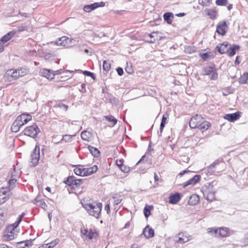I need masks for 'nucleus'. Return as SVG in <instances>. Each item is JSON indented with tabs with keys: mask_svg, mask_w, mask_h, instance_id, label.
I'll return each instance as SVG.
<instances>
[{
	"mask_svg": "<svg viewBox=\"0 0 248 248\" xmlns=\"http://www.w3.org/2000/svg\"><path fill=\"white\" fill-rule=\"evenodd\" d=\"M81 203L83 208L90 216H93L96 218L100 217L102 207V204L101 203H91L83 201Z\"/></svg>",
	"mask_w": 248,
	"mask_h": 248,
	"instance_id": "nucleus-1",
	"label": "nucleus"
},
{
	"mask_svg": "<svg viewBox=\"0 0 248 248\" xmlns=\"http://www.w3.org/2000/svg\"><path fill=\"white\" fill-rule=\"evenodd\" d=\"M31 120V116L29 114H22L17 117L11 126V130L14 132H17L20 128Z\"/></svg>",
	"mask_w": 248,
	"mask_h": 248,
	"instance_id": "nucleus-2",
	"label": "nucleus"
},
{
	"mask_svg": "<svg viewBox=\"0 0 248 248\" xmlns=\"http://www.w3.org/2000/svg\"><path fill=\"white\" fill-rule=\"evenodd\" d=\"M213 231L214 236L217 237H225L230 235V232L228 228L226 227H221L218 229L209 228L208 229V233H212Z\"/></svg>",
	"mask_w": 248,
	"mask_h": 248,
	"instance_id": "nucleus-3",
	"label": "nucleus"
},
{
	"mask_svg": "<svg viewBox=\"0 0 248 248\" xmlns=\"http://www.w3.org/2000/svg\"><path fill=\"white\" fill-rule=\"evenodd\" d=\"M39 132V129L36 124L27 127L24 130V133L25 135L31 138L35 137Z\"/></svg>",
	"mask_w": 248,
	"mask_h": 248,
	"instance_id": "nucleus-4",
	"label": "nucleus"
},
{
	"mask_svg": "<svg viewBox=\"0 0 248 248\" xmlns=\"http://www.w3.org/2000/svg\"><path fill=\"white\" fill-rule=\"evenodd\" d=\"M202 118L201 115L196 114L191 118L189 121V126L191 128H198L202 121Z\"/></svg>",
	"mask_w": 248,
	"mask_h": 248,
	"instance_id": "nucleus-5",
	"label": "nucleus"
},
{
	"mask_svg": "<svg viewBox=\"0 0 248 248\" xmlns=\"http://www.w3.org/2000/svg\"><path fill=\"white\" fill-rule=\"evenodd\" d=\"M73 39H69L66 36H62L56 40L55 44L58 46H69L72 44L71 42Z\"/></svg>",
	"mask_w": 248,
	"mask_h": 248,
	"instance_id": "nucleus-6",
	"label": "nucleus"
},
{
	"mask_svg": "<svg viewBox=\"0 0 248 248\" xmlns=\"http://www.w3.org/2000/svg\"><path fill=\"white\" fill-rule=\"evenodd\" d=\"M9 191L7 187L0 188V205L5 202L9 199Z\"/></svg>",
	"mask_w": 248,
	"mask_h": 248,
	"instance_id": "nucleus-7",
	"label": "nucleus"
},
{
	"mask_svg": "<svg viewBox=\"0 0 248 248\" xmlns=\"http://www.w3.org/2000/svg\"><path fill=\"white\" fill-rule=\"evenodd\" d=\"M40 158V148L38 146H36L33 152L31 155V165L36 166Z\"/></svg>",
	"mask_w": 248,
	"mask_h": 248,
	"instance_id": "nucleus-8",
	"label": "nucleus"
},
{
	"mask_svg": "<svg viewBox=\"0 0 248 248\" xmlns=\"http://www.w3.org/2000/svg\"><path fill=\"white\" fill-rule=\"evenodd\" d=\"M105 6L104 2H94L90 5H87L84 6L83 10L86 12H90L98 7H102Z\"/></svg>",
	"mask_w": 248,
	"mask_h": 248,
	"instance_id": "nucleus-9",
	"label": "nucleus"
},
{
	"mask_svg": "<svg viewBox=\"0 0 248 248\" xmlns=\"http://www.w3.org/2000/svg\"><path fill=\"white\" fill-rule=\"evenodd\" d=\"M81 236L84 239H92L97 235L96 232L88 229H81Z\"/></svg>",
	"mask_w": 248,
	"mask_h": 248,
	"instance_id": "nucleus-10",
	"label": "nucleus"
},
{
	"mask_svg": "<svg viewBox=\"0 0 248 248\" xmlns=\"http://www.w3.org/2000/svg\"><path fill=\"white\" fill-rule=\"evenodd\" d=\"M41 75L43 77L46 78L48 79H52L54 78L56 74H59V71H56L54 72L48 69H43L40 72Z\"/></svg>",
	"mask_w": 248,
	"mask_h": 248,
	"instance_id": "nucleus-11",
	"label": "nucleus"
},
{
	"mask_svg": "<svg viewBox=\"0 0 248 248\" xmlns=\"http://www.w3.org/2000/svg\"><path fill=\"white\" fill-rule=\"evenodd\" d=\"M227 26L225 21H221L218 23L216 31L219 34L224 35L227 31Z\"/></svg>",
	"mask_w": 248,
	"mask_h": 248,
	"instance_id": "nucleus-12",
	"label": "nucleus"
},
{
	"mask_svg": "<svg viewBox=\"0 0 248 248\" xmlns=\"http://www.w3.org/2000/svg\"><path fill=\"white\" fill-rule=\"evenodd\" d=\"M5 77L9 80H15L18 78L17 71L10 69L6 71Z\"/></svg>",
	"mask_w": 248,
	"mask_h": 248,
	"instance_id": "nucleus-13",
	"label": "nucleus"
},
{
	"mask_svg": "<svg viewBox=\"0 0 248 248\" xmlns=\"http://www.w3.org/2000/svg\"><path fill=\"white\" fill-rule=\"evenodd\" d=\"M176 238H178L176 241L181 243H186L191 239L190 236L185 235L183 233H179L178 236H176Z\"/></svg>",
	"mask_w": 248,
	"mask_h": 248,
	"instance_id": "nucleus-14",
	"label": "nucleus"
},
{
	"mask_svg": "<svg viewBox=\"0 0 248 248\" xmlns=\"http://www.w3.org/2000/svg\"><path fill=\"white\" fill-rule=\"evenodd\" d=\"M97 169V167L96 165H94L93 166L90 168H83V176H89L95 172Z\"/></svg>",
	"mask_w": 248,
	"mask_h": 248,
	"instance_id": "nucleus-15",
	"label": "nucleus"
},
{
	"mask_svg": "<svg viewBox=\"0 0 248 248\" xmlns=\"http://www.w3.org/2000/svg\"><path fill=\"white\" fill-rule=\"evenodd\" d=\"M17 234L15 232V230H11L10 232L8 231L3 236L5 240L10 241L13 240L16 236Z\"/></svg>",
	"mask_w": 248,
	"mask_h": 248,
	"instance_id": "nucleus-16",
	"label": "nucleus"
},
{
	"mask_svg": "<svg viewBox=\"0 0 248 248\" xmlns=\"http://www.w3.org/2000/svg\"><path fill=\"white\" fill-rule=\"evenodd\" d=\"M228 44L227 42H223L222 44H218L217 47L216 49L218 52H219L221 54H223L227 52L228 49Z\"/></svg>",
	"mask_w": 248,
	"mask_h": 248,
	"instance_id": "nucleus-17",
	"label": "nucleus"
},
{
	"mask_svg": "<svg viewBox=\"0 0 248 248\" xmlns=\"http://www.w3.org/2000/svg\"><path fill=\"white\" fill-rule=\"evenodd\" d=\"M240 117V112H236L232 114H228L224 116V118L230 122H233L238 120Z\"/></svg>",
	"mask_w": 248,
	"mask_h": 248,
	"instance_id": "nucleus-18",
	"label": "nucleus"
},
{
	"mask_svg": "<svg viewBox=\"0 0 248 248\" xmlns=\"http://www.w3.org/2000/svg\"><path fill=\"white\" fill-rule=\"evenodd\" d=\"M143 234L146 238H150L153 237L154 235V231L147 225L143 230Z\"/></svg>",
	"mask_w": 248,
	"mask_h": 248,
	"instance_id": "nucleus-19",
	"label": "nucleus"
},
{
	"mask_svg": "<svg viewBox=\"0 0 248 248\" xmlns=\"http://www.w3.org/2000/svg\"><path fill=\"white\" fill-rule=\"evenodd\" d=\"M15 34V32L11 31L9 32L6 35L2 36L0 39V44H4L9 41Z\"/></svg>",
	"mask_w": 248,
	"mask_h": 248,
	"instance_id": "nucleus-20",
	"label": "nucleus"
},
{
	"mask_svg": "<svg viewBox=\"0 0 248 248\" xmlns=\"http://www.w3.org/2000/svg\"><path fill=\"white\" fill-rule=\"evenodd\" d=\"M239 46L233 45L228 48L226 53L229 56H233L235 55L236 51L239 50Z\"/></svg>",
	"mask_w": 248,
	"mask_h": 248,
	"instance_id": "nucleus-21",
	"label": "nucleus"
},
{
	"mask_svg": "<svg viewBox=\"0 0 248 248\" xmlns=\"http://www.w3.org/2000/svg\"><path fill=\"white\" fill-rule=\"evenodd\" d=\"M200 176L199 175H195L192 179L188 181L186 184L184 185V187L188 186H194L200 180Z\"/></svg>",
	"mask_w": 248,
	"mask_h": 248,
	"instance_id": "nucleus-22",
	"label": "nucleus"
},
{
	"mask_svg": "<svg viewBox=\"0 0 248 248\" xmlns=\"http://www.w3.org/2000/svg\"><path fill=\"white\" fill-rule=\"evenodd\" d=\"M200 201L199 197L196 194H193L189 198L188 204L191 205L197 204Z\"/></svg>",
	"mask_w": 248,
	"mask_h": 248,
	"instance_id": "nucleus-23",
	"label": "nucleus"
},
{
	"mask_svg": "<svg viewBox=\"0 0 248 248\" xmlns=\"http://www.w3.org/2000/svg\"><path fill=\"white\" fill-rule=\"evenodd\" d=\"M180 198L179 194L171 195L169 197V202L172 204H176L180 201Z\"/></svg>",
	"mask_w": 248,
	"mask_h": 248,
	"instance_id": "nucleus-24",
	"label": "nucleus"
},
{
	"mask_svg": "<svg viewBox=\"0 0 248 248\" xmlns=\"http://www.w3.org/2000/svg\"><path fill=\"white\" fill-rule=\"evenodd\" d=\"M163 18H164V20L167 21V22L168 24H171L172 22V18H173V15L171 13L168 12V13H166L164 14Z\"/></svg>",
	"mask_w": 248,
	"mask_h": 248,
	"instance_id": "nucleus-25",
	"label": "nucleus"
},
{
	"mask_svg": "<svg viewBox=\"0 0 248 248\" xmlns=\"http://www.w3.org/2000/svg\"><path fill=\"white\" fill-rule=\"evenodd\" d=\"M210 125V124L208 122L205 121H202L198 128L202 131H204L208 129Z\"/></svg>",
	"mask_w": 248,
	"mask_h": 248,
	"instance_id": "nucleus-26",
	"label": "nucleus"
},
{
	"mask_svg": "<svg viewBox=\"0 0 248 248\" xmlns=\"http://www.w3.org/2000/svg\"><path fill=\"white\" fill-rule=\"evenodd\" d=\"M88 149L90 153L93 156L98 157L99 155L100 152L97 148L92 146H89Z\"/></svg>",
	"mask_w": 248,
	"mask_h": 248,
	"instance_id": "nucleus-27",
	"label": "nucleus"
},
{
	"mask_svg": "<svg viewBox=\"0 0 248 248\" xmlns=\"http://www.w3.org/2000/svg\"><path fill=\"white\" fill-rule=\"evenodd\" d=\"M204 12L211 19L215 18L217 16V12L213 9H206Z\"/></svg>",
	"mask_w": 248,
	"mask_h": 248,
	"instance_id": "nucleus-28",
	"label": "nucleus"
},
{
	"mask_svg": "<svg viewBox=\"0 0 248 248\" xmlns=\"http://www.w3.org/2000/svg\"><path fill=\"white\" fill-rule=\"evenodd\" d=\"M204 196L208 201H212L215 199V192L210 191L209 190L204 193Z\"/></svg>",
	"mask_w": 248,
	"mask_h": 248,
	"instance_id": "nucleus-29",
	"label": "nucleus"
},
{
	"mask_svg": "<svg viewBox=\"0 0 248 248\" xmlns=\"http://www.w3.org/2000/svg\"><path fill=\"white\" fill-rule=\"evenodd\" d=\"M92 137V134L87 131H84L81 133V138L84 140L89 141Z\"/></svg>",
	"mask_w": 248,
	"mask_h": 248,
	"instance_id": "nucleus-30",
	"label": "nucleus"
},
{
	"mask_svg": "<svg viewBox=\"0 0 248 248\" xmlns=\"http://www.w3.org/2000/svg\"><path fill=\"white\" fill-rule=\"evenodd\" d=\"M17 71L18 77H23L24 76H25L29 72L28 69L25 67H22L20 69H17Z\"/></svg>",
	"mask_w": 248,
	"mask_h": 248,
	"instance_id": "nucleus-31",
	"label": "nucleus"
},
{
	"mask_svg": "<svg viewBox=\"0 0 248 248\" xmlns=\"http://www.w3.org/2000/svg\"><path fill=\"white\" fill-rule=\"evenodd\" d=\"M104 118L111 123V126H113L117 123V120L112 116H105Z\"/></svg>",
	"mask_w": 248,
	"mask_h": 248,
	"instance_id": "nucleus-32",
	"label": "nucleus"
},
{
	"mask_svg": "<svg viewBox=\"0 0 248 248\" xmlns=\"http://www.w3.org/2000/svg\"><path fill=\"white\" fill-rule=\"evenodd\" d=\"M169 117V115L167 113H165L163 115L162 121L160 124V131H162L164 127L165 126V124H166V121Z\"/></svg>",
	"mask_w": 248,
	"mask_h": 248,
	"instance_id": "nucleus-33",
	"label": "nucleus"
},
{
	"mask_svg": "<svg viewBox=\"0 0 248 248\" xmlns=\"http://www.w3.org/2000/svg\"><path fill=\"white\" fill-rule=\"evenodd\" d=\"M239 82L241 84L248 83V73H244L239 78Z\"/></svg>",
	"mask_w": 248,
	"mask_h": 248,
	"instance_id": "nucleus-34",
	"label": "nucleus"
},
{
	"mask_svg": "<svg viewBox=\"0 0 248 248\" xmlns=\"http://www.w3.org/2000/svg\"><path fill=\"white\" fill-rule=\"evenodd\" d=\"M17 177H18L17 176H15V175H14L12 173V178L11 179H10L9 181V186L11 187V188H12L14 187L15 183L16 182V178Z\"/></svg>",
	"mask_w": 248,
	"mask_h": 248,
	"instance_id": "nucleus-35",
	"label": "nucleus"
},
{
	"mask_svg": "<svg viewBox=\"0 0 248 248\" xmlns=\"http://www.w3.org/2000/svg\"><path fill=\"white\" fill-rule=\"evenodd\" d=\"M214 68L212 67H208L205 68L203 71L204 75H210L214 72Z\"/></svg>",
	"mask_w": 248,
	"mask_h": 248,
	"instance_id": "nucleus-36",
	"label": "nucleus"
},
{
	"mask_svg": "<svg viewBox=\"0 0 248 248\" xmlns=\"http://www.w3.org/2000/svg\"><path fill=\"white\" fill-rule=\"evenodd\" d=\"M110 63L108 61H104L103 64V68L104 70L108 71L110 68Z\"/></svg>",
	"mask_w": 248,
	"mask_h": 248,
	"instance_id": "nucleus-37",
	"label": "nucleus"
},
{
	"mask_svg": "<svg viewBox=\"0 0 248 248\" xmlns=\"http://www.w3.org/2000/svg\"><path fill=\"white\" fill-rule=\"evenodd\" d=\"M113 200H114V201H113L114 204L117 205L121 202V201L122 200V198L121 196L116 195L113 197Z\"/></svg>",
	"mask_w": 248,
	"mask_h": 248,
	"instance_id": "nucleus-38",
	"label": "nucleus"
},
{
	"mask_svg": "<svg viewBox=\"0 0 248 248\" xmlns=\"http://www.w3.org/2000/svg\"><path fill=\"white\" fill-rule=\"evenodd\" d=\"M81 184V179H75L73 181L72 187L73 188H76L78 187Z\"/></svg>",
	"mask_w": 248,
	"mask_h": 248,
	"instance_id": "nucleus-39",
	"label": "nucleus"
},
{
	"mask_svg": "<svg viewBox=\"0 0 248 248\" xmlns=\"http://www.w3.org/2000/svg\"><path fill=\"white\" fill-rule=\"evenodd\" d=\"M74 172L78 175L83 176V168H76L74 169Z\"/></svg>",
	"mask_w": 248,
	"mask_h": 248,
	"instance_id": "nucleus-40",
	"label": "nucleus"
},
{
	"mask_svg": "<svg viewBox=\"0 0 248 248\" xmlns=\"http://www.w3.org/2000/svg\"><path fill=\"white\" fill-rule=\"evenodd\" d=\"M74 180V178L73 177H68L66 180H65L64 181V183L68 185V186H73V181Z\"/></svg>",
	"mask_w": 248,
	"mask_h": 248,
	"instance_id": "nucleus-41",
	"label": "nucleus"
},
{
	"mask_svg": "<svg viewBox=\"0 0 248 248\" xmlns=\"http://www.w3.org/2000/svg\"><path fill=\"white\" fill-rule=\"evenodd\" d=\"M144 214L146 217H148L150 215V207L146 206L144 208Z\"/></svg>",
	"mask_w": 248,
	"mask_h": 248,
	"instance_id": "nucleus-42",
	"label": "nucleus"
},
{
	"mask_svg": "<svg viewBox=\"0 0 248 248\" xmlns=\"http://www.w3.org/2000/svg\"><path fill=\"white\" fill-rule=\"evenodd\" d=\"M216 3L218 6L226 5L228 3L227 0H217Z\"/></svg>",
	"mask_w": 248,
	"mask_h": 248,
	"instance_id": "nucleus-43",
	"label": "nucleus"
},
{
	"mask_svg": "<svg viewBox=\"0 0 248 248\" xmlns=\"http://www.w3.org/2000/svg\"><path fill=\"white\" fill-rule=\"evenodd\" d=\"M120 169L123 172L125 173L129 172L130 170L129 168L126 167L123 164L120 165Z\"/></svg>",
	"mask_w": 248,
	"mask_h": 248,
	"instance_id": "nucleus-44",
	"label": "nucleus"
},
{
	"mask_svg": "<svg viewBox=\"0 0 248 248\" xmlns=\"http://www.w3.org/2000/svg\"><path fill=\"white\" fill-rule=\"evenodd\" d=\"M219 165V163L217 161L215 162L212 165H211L209 168V170L210 171H215L216 170L215 168L216 167Z\"/></svg>",
	"mask_w": 248,
	"mask_h": 248,
	"instance_id": "nucleus-45",
	"label": "nucleus"
},
{
	"mask_svg": "<svg viewBox=\"0 0 248 248\" xmlns=\"http://www.w3.org/2000/svg\"><path fill=\"white\" fill-rule=\"evenodd\" d=\"M57 243L58 241L57 240H55V241L45 244V245L46 246V248H53Z\"/></svg>",
	"mask_w": 248,
	"mask_h": 248,
	"instance_id": "nucleus-46",
	"label": "nucleus"
},
{
	"mask_svg": "<svg viewBox=\"0 0 248 248\" xmlns=\"http://www.w3.org/2000/svg\"><path fill=\"white\" fill-rule=\"evenodd\" d=\"M37 204L44 209H46V208L47 207V205L46 204V203L42 201H39Z\"/></svg>",
	"mask_w": 248,
	"mask_h": 248,
	"instance_id": "nucleus-47",
	"label": "nucleus"
},
{
	"mask_svg": "<svg viewBox=\"0 0 248 248\" xmlns=\"http://www.w3.org/2000/svg\"><path fill=\"white\" fill-rule=\"evenodd\" d=\"M209 56V53H204L201 54V58L204 61L208 59Z\"/></svg>",
	"mask_w": 248,
	"mask_h": 248,
	"instance_id": "nucleus-48",
	"label": "nucleus"
},
{
	"mask_svg": "<svg viewBox=\"0 0 248 248\" xmlns=\"http://www.w3.org/2000/svg\"><path fill=\"white\" fill-rule=\"evenodd\" d=\"M83 74L86 76L92 77V78H94L93 74L92 72L87 71H84Z\"/></svg>",
	"mask_w": 248,
	"mask_h": 248,
	"instance_id": "nucleus-49",
	"label": "nucleus"
},
{
	"mask_svg": "<svg viewBox=\"0 0 248 248\" xmlns=\"http://www.w3.org/2000/svg\"><path fill=\"white\" fill-rule=\"evenodd\" d=\"M210 75H211L210 78L212 80H216L217 78V74L214 71Z\"/></svg>",
	"mask_w": 248,
	"mask_h": 248,
	"instance_id": "nucleus-50",
	"label": "nucleus"
},
{
	"mask_svg": "<svg viewBox=\"0 0 248 248\" xmlns=\"http://www.w3.org/2000/svg\"><path fill=\"white\" fill-rule=\"evenodd\" d=\"M71 138V136L70 135H65L63 137L62 140L66 142L68 141Z\"/></svg>",
	"mask_w": 248,
	"mask_h": 248,
	"instance_id": "nucleus-51",
	"label": "nucleus"
},
{
	"mask_svg": "<svg viewBox=\"0 0 248 248\" xmlns=\"http://www.w3.org/2000/svg\"><path fill=\"white\" fill-rule=\"evenodd\" d=\"M117 71L119 76H122L123 74V69L122 68H118L117 69Z\"/></svg>",
	"mask_w": 248,
	"mask_h": 248,
	"instance_id": "nucleus-52",
	"label": "nucleus"
},
{
	"mask_svg": "<svg viewBox=\"0 0 248 248\" xmlns=\"http://www.w3.org/2000/svg\"><path fill=\"white\" fill-rule=\"evenodd\" d=\"M104 209H105V210H106L107 211V214H109V213L110 212L109 205L108 204H107V205H106Z\"/></svg>",
	"mask_w": 248,
	"mask_h": 248,
	"instance_id": "nucleus-53",
	"label": "nucleus"
},
{
	"mask_svg": "<svg viewBox=\"0 0 248 248\" xmlns=\"http://www.w3.org/2000/svg\"><path fill=\"white\" fill-rule=\"evenodd\" d=\"M32 245V242L31 240H27L25 242V246L26 247L31 246Z\"/></svg>",
	"mask_w": 248,
	"mask_h": 248,
	"instance_id": "nucleus-54",
	"label": "nucleus"
},
{
	"mask_svg": "<svg viewBox=\"0 0 248 248\" xmlns=\"http://www.w3.org/2000/svg\"><path fill=\"white\" fill-rule=\"evenodd\" d=\"M199 3L200 5H202V6H206L208 5L207 2H203V1H201V0H199Z\"/></svg>",
	"mask_w": 248,
	"mask_h": 248,
	"instance_id": "nucleus-55",
	"label": "nucleus"
},
{
	"mask_svg": "<svg viewBox=\"0 0 248 248\" xmlns=\"http://www.w3.org/2000/svg\"><path fill=\"white\" fill-rule=\"evenodd\" d=\"M185 15L186 14L184 13H180L176 14V16H177L178 17H183V16H185Z\"/></svg>",
	"mask_w": 248,
	"mask_h": 248,
	"instance_id": "nucleus-56",
	"label": "nucleus"
},
{
	"mask_svg": "<svg viewBox=\"0 0 248 248\" xmlns=\"http://www.w3.org/2000/svg\"><path fill=\"white\" fill-rule=\"evenodd\" d=\"M0 248H11V247H9L7 246V245L2 244H0Z\"/></svg>",
	"mask_w": 248,
	"mask_h": 248,
	"instance_id": "nucleus-57",
	"label": "nucleus"
},
{
	"mask_svg": "<svg viewBox=\"0 0 248 248\" xmlns=\"http://www.w3.org/2000/svg\"><path fill=\"white\" fill-rule=\"evenodd\" d=\"M61 107L63 108L65 110H66L68 108V106L67 105H63V104L61 105Z\"/></svg>",
	"mask_w": 248,
	"mask_h": 248,
	"instance_id": "nucleus-58",
	"label": "nucleus"
},
{
	"mask_svg": "<svg viewBox=\"0 0 248 248\" xmlns=\"http://www.w3.org/2000/svg\"><path fill=\"white\" fill-rule=\"evenodd\" d=\"M154 178L155 181H158L159 180V177L156 173H155Z\"/></svg>",
	"mask_w": 248,
	"mask_h": 248,
	"instance_id": "nucleus-59",
	"label": "nucleus"
},
{
	"mask_svg": "<svg viewBox=\"0 0 248 248\" xmlns=\"http://www.w3.org/2000/svg\"><path fill=\"white\" fill-rule=\"evenodd\" d=\"M189 171L185 170V171H184L183 172H181V173H180L179 175H183L184 174H185V173H186V172H189Z\"/></svg>",
	"mask_w": 248,
	"mask_h": 248,
	"instance_id": "nucleus-60",
	"label": "nucleus"
},
{
	"mask_svg": "<svg viewBox=\"0 0 248 248\" xmlns=\"http://www.w3.org/2000/svg\"><path fill=\"white\" fill-rule=\"evenodd\" d=\"M131 248H139L136 245H132Z\"/></svg>",
	"mask_w": 248,
	"mask_h": 248,
	"instance_id": "nucleus-61",
	"label": "nucleus"
},
{
	"mask_svg": "<svg viewBox=\"0 0 248 248\" xmlns=\"http://www.w3.org/2000/svg\"><path fill=\"white\" fill-rule=\"evenodd\" d=\"M84 52L86 53V54H88L89 52V50L88 49H84Z\"/></svg>",
	"mask_w": 248,
	"mask_h": 248,
	"instance_id": "nucleus-62",
	"label": "nucleus"
},
{
	"mask_svg": "<svg viewBox=\"0 0 248 248\" xmlns=\"http://www.w3.org/2000/svg\"><path fill=\"white\" fill-rule=\"evenodd\" d=\"M24 29L22 28H19L18 29V31H24Z\"/></svg>",
	"mask_w": 248,
	"mask_h": 248,
	"instance_id": "nucleus-63",
	"label": "nucleus"
},
{
	"mask_svg": "<svg viewBox=\"0 0 248 248\" xmlns=\"http://www.w3.org/2000/svg\"><path fill=\"white\" fill-rule=\"evenodd\" d=\"M46 246L45 244V245H43L42 246L39 247L38 248H46Z\"/></svg>",
	"mask_w": 248,
	"mask_h": 248,
	"instance_id": "nucleus-64",
	"label": "nucleus"
}]
</instances>
